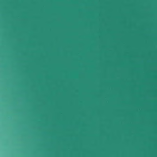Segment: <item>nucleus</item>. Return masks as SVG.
<instances>
[{
    "instance_id": "9b49d317",
    "label": "nucleus",
    "mask_w": 157,
    "mask_h": 157,
    "mask_svg": "<svg viewBox=\"0 0 157 157\" xmlns=\"http://www.w3.org/2000/svg\"><path fill=\"white\" fill-rule=\"evenodd\" d=\"M128 82H129V81H128Z\"/></svg>"
},
{
    "instance_id": "ddd939ff",
    "label": "nucleus",
    "mask_w": 157,
    "mask_h": 157,
    "mask_svg": "<svg viewBox=\"0 0 157 157\" xmlns=\"http://www.w3.org/2000/svg\"><path fill=\"white\" fill-rule=\"evenodd\" d=\"M128 16H129V15H128Z\"/></svg>"
},
{
    "instance_id": "f03ea898",
    "label": "nucleus",
    "mask_w": 157,
    "mask_h": 157,
    "mask_svg": "<svg viewBox=\"0 0 157 157\" xmlns=\"http://www.w3.org/2000/svg\"><path fill=\"white\" fill-rule=\"evenodd\" d=\"M128 73H129V71H128Z\"/></svg>"
},
{
    "instance_id": "1a4fd4ad",
    "label": "nucleus",
    "mask_w": 157,
    "mask_h": 157,
    "mask_svg": "<svg viewBox=\"0 0 157 157\" xmlns=\"http://www.w3.org/2000/svg\"><path fill=\"white\" fill-rule=\"evenodd\" d=\"M128 47H129V46H128Z\"/></svg>"
},
{
    "instance_id": "f8f14e48",
    "label": "nucleus",
    "mask_w": 157,
    "mask_h": 157,
    "mask_svg": "<svg viewBox=\"0 0 157 157\" xmlns=\"http://www.w3.org/2000/svg\"><path fill=\"white\" fill-rule=\"evenodd\" d=\"M128 132H129V131H128Z\"/></svg>"
},
{
    "instance_id": "0eeeda50",
    "label": "nucleus",
    "mask_w": 157,
    "mask_h": 157,
    "mask_svg": "<svg viewBox=\"0 0 157 157\" xmlns=\"http://www.w3.org/2000/svg\"><path fill=\"white\" fill-rule=\"evenodd\" d=\"M128 76H129V74H128Z\"/></svg>"
},
{
    "instance_id": "39448f33",
    "label": "nucleus",
    "mask_w": 157,
    "mask_h": 157,
    "mask_svg": "<svg viewBox=\"0 0 157 157\" xmlns=\"http://www.w3.org/2000/svg\"><path fill=\"white\" fill-rule=\"evenodd\" d=\"M128 76H129V74H128Z\"/></svg>"
},
{
    "instance_id": "20e7f679",
    "label": "nucleus",
    "mask_w": 157,
    "mask_h": 157,
    "mask_svg": "<svg viewBox=\"0 0 157 157\" xmlns=\"http://www.w3.org/2000/svg\"><path fill=\"white\" fill-rule=\"evenodd\" d=\"M128 73H129V71H128Z\"/></svg>"
},
{
    "instance_id": "423d86ee",
    "label": "nucleus",
    "mask_w": 157,
    "mask_h": 157,
    "mask_svg": "<svg viewBox=\"0 0 157 157\" xmlns=\"http://www.w3.org/2000/svg\"><path fill=\"white\" fill-rule=\"evenodd\" d=\"M128 76H129V74H128Z\"/></svg>"
},
{
    "instance_id": "7ed1b4c3",
    "label": "nucleus",
    "mask_w": 157,
    "mask_h": 157,
    "mask_svg": "<svg viewBox=\"0 0 157 157\" xmlns=\"http://www.w3.org/2000/svg\"><path fill=\"white\" fill-rule=\"evenodd\" d=\"M128 73H129V71H128Z\"/></svg>"
},
{
    "instance_id": "f257e3e1",
    "label": "nucleus",
    "mask_w": 157,
    "mask_h": 157,
    "mask_svg": "<svg viewBox=\"0 0 157 157\" xmlns=\"http://www.w3.org/2000/svg\"><path fill=\"white\" fill-rule=\"evenodd\" d=\"M128 73H129V71H128Z\"/></svg>"
},
{
    "instance_id": "9d476101",
    "label": "nucleus",
    "mask_w": 157,
    "mask_h": 157,
    "mask_svg": "<svg viewBox=\"0 0 157 157\" xmlns=\"http://www.w3.org/2000/svg\"><path fill=\"white\" fill-rule=\"evenodd\" d=\"M128 57H129V56H128Z\"/></svg>"
},
{
    "instance_id": "6e6552de",
    "label": "nucleus",
    "mask_w": 157,
    "mask_h": 157,
    "mask_svg": "<svg viewBox=\"0 0 157 157\" xmlns=\"http://www.w3.org/2000/svg\"><path fill=\"white\" fill-rule=\"evenodd\" d=\"M128 27H129V26H128Z\"/></svg>"
}]
</instances>
